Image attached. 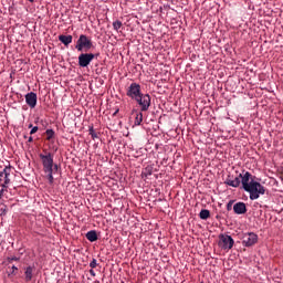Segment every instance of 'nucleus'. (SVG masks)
<instances>
[{
	"mask_svg": "<svg viewBox=\"0 0 283 283\" xmlns=\"http://www.w3.org/2000/svg\"><path fill=\"white\" fill-rule=\"evenodd\" d=\"M8 213V206L2 205L0 208V216H6Z\"/></svg>",
	"mask_w": 283,
	"mask_h": 283,
	"instance_id": "obj_20",
	"label": "nucleus"
},
{
	"mask_svg": "<svg viewBox=\"0 0 283 283\" xmlns=\"http://www.w3.org/2000/svg\"><path fill=\"white\" fill-rule=\"evenodd\" d=\"M90 266H91L92 269H96V266H97V261H96V259H92V261H91V263H90Z\"/></svg>",
	"mask_w": 283,
	"mask_h": 283,
	"instance_id": "obj_24",
	"label": "nucleus"
},
{
	"mask_svg": "<svg viewBox=\"0 0 283 283\" xmlns=\"http://www.w3.org/2000/svg\"><path fill=\"white\" fill-rule=\"evenodd\" d=\"M12 271H19V268H17V265H12Z\"/></svg>",
	"mask_w": 283,
	"mask_h": 283,
	"instance_id": "obj_28",
	"label": "nucleus"
},
{
	"mask_svg": "<svg viewBox=\"0 0 283 283\" xmlns=\"http://www.w3.org/2000/svg\"><path fill=\"white\" fill-rule=\"evenodd\" d=\"M88 134L92 137L93 140H96L98 138V134H96V130L94 129V126L88 127Z\"/></svg>",
	"mask_w": 283,
	"mask_h": 283,
	"instance_id": "obj_17",
	"label": "nucleus"
},
{
	"mask_svg": "<svg viewBox=\"0 0 283 283\" xmlns=\"http://www.w3.org/2000/svg\"><path fill=\"white\" fill-rule=\"evenodd\" d=\"M73 36L72 35H59V41L61 43H63V45H65V48H67L70 45V43H72Z\"/></svg>",
	"mask_w": 283,
	"mask_h": 283,
	"instance_id": "obj_12",
	"label": "nucleus"
},
{
	"mask_svg": "<svg viewBox=\"0 0 283 283\" xmlns=\"http://www.w3.org/2000/svg\"><path fill=\"white\" fill-rule=\"evenodd\" d=\"M233 211L237 216H244L247 213V203L242 201L234 203Z\"/></svg>",
	"mask_w": 283,
	"mask_h": 283,
	"instance_id": "obj_11",
	"label": "nucleus"
},
{
	"mask_svg": "<svg viewBox=\"0 0 283 283\" xmlns=\"http://www.w3.org/2000/svg\"><path fill=\"white\" fill-rule=\"evenodd\" d=\"M224 185L234 187L235 189L241 185V189H244L250 195V200H258L260 196L266 193V188L260 181H255V176H252L247 170H242L234 179H226Z\"/></svg>",
	"mask_w": 283,
	"mask_h": 283,
	"instance_id": "obj_1",
	"label": "nucleus"
},
{
	"mask_svg": "<svg viewBox=\"0 0 283 283\" xmlns=\"http://www.w3.org/2000/svg\"><path fill=\"white\" fill-rule=\"evenodd\" d=\"M86 239L88 242H96V240H98V234L95 230H91L86 233Z\"/></svg>",
	"mask_w": 283,
	"mask_h": 283,
	"instance_id": "obj_13",
	"label": "nucleus"
},
{
	"mask_svg": "<svg viewBox=\"0 0 283 283\" xmlns=\"http://www.w3.org/2000/svg\"><path fill=\"white\" fill-rule=\"evenodd\" d=\"M219 239V247H221L223 251H231V249H233V244H235V241H233V238L231 235L220 234Z\"/></svg>",
	"mask_w": 283,
	"mask_h": 283,
	"instance_id": "obj_5",
	"label": "nucleus"
},
{
	"mask_svg": "<svg viewBox=\"0 0 283 283\" xmlns=\"http://www.w3.org/2000/svg\"><path fill=\"white\" fill-rule=\"evenodd\" d=\"M211 212L208 209H202L199 213L200 220H209Z\"/></svg>",
	"mask_w": 283,
	"mask_h": 283,
	"instance_id": "obj_16",
	"label": "nucleus"
},
{
	"mask_svg": "<svg viewBox=\"0 0 283 283\" xmlns=\"http://www.w3.org/2000/svg\"><path fill=\"white\" fill-rule=\"evenodd\" d=\"M142 94L143 93L140 92V84L138 83H132L126 92V96L133 98V101Z\"/></svg>",
	"mask_w": 283,
	"mask_h": 283,
	"instance_id": "obj_7",
	"label": "nucleus"
},
{
	"mask_svg": "<svg viewBox=\"0 0 283 283\" xmlns=\"http://www.w3.org/2000/svg\"><path fill=\"white\" fill-rule=\"evenodd\" d=\"M258 242V234L249 232L243 234L242 244L243 247H253Z\"/></svg>",
	"mask_w": 283,
	"mask_h": 283,
	"instance_id": "obj_8",
	"label": "nucleus"
},
{
	"mask_svg": "<svg viewBox=\"0 0 283 283\" xmlns=\"http://www.w3.org/2000/svg\"><path fill=\"white\" fill-rule=\"evenodd\" d=\"M233 209V200H230L228 203H227V211H231Z\"/></svg>",
	"mask_w": 283,
	"mask_h": 283,
	"instance_id": "obj_23",
	"label": "nucleus"
},
{
	"mask_svg": "<svg viewBox=\"0 0 283 283\" xmlns=\"http://www.w3.org/2000/svg\"><path fill=\"white\" fill-rule=\"evenodd\" d=\"M96 55L94 53H82L78 55V66L80 67H88L90 63L94 61Z\"/></svg>",
	"mask_w": 283,
	"mask_h": 283,
	"instance_id": "obj_6",
	"label": "nucleus"
},
{
	"mask_svg": "<svg viewBox=\"0 0 283 283\" xmlns=\"http://www.w3.org/2000/svg\"><path fill=\"white\" fill-rule=\"evenodd\" d=\"M134 101L140 106V112H147L151 107V96L149 94H140Z\"/></svg>",
	"mask_w": 283,
	"mask_h": 283,
	"instance_id": "obj_3",
	"label": "nucleus"
},
{
	"mask_svg": "<svg viewBox=\"0 0 283 283\" xmlns=\"http://www.w3.org/2000/svg\"><path fill=\"white\" fill-rule=\"evenodd\" d=\"M10 174H12V166L9 165L4 167L3 182L0 185L2 189H8V185H10Z\"/></svg>",
	"mask_w": 283,
	"mask_h": 283,
	"instance_id": "obj_9",
	"label": "nucleus"
},
{
	"mask_svg": "<svg viewBox=\"0 0 283 283\" xmlns=\"http://www.w3.org/2000/svg\"><path fill=\"white\" fill-rule=\"evenodd\" d=\"M93 45L92 40H90L87 35L81 34L76 42L75 50L83 52V50H92Z\"/></svg>",
	"mask_w": 283,
	"mask_h": 283,
	"instance_id": "obj_4",
	"label": "nucleus"
},
{
	"mask_svg": "<svg viewBox=\"0 0 283 283\" xmlns=\"http://www.w3.org/2000/svg\"><path fill=\"white\" fill-rule=\"evenodd\" d=\"M32 273H34V268L28 266L24 272L25 282H32Z\"/></svg>",
	"mask_w": 283,
	"mask_h": 283,
	"instance_id": "obj_15",
	"label": "nucleus"
},
{
	"mask_svg": "<svg viewBox=\"0 0 283 283\" xmlns=\"http://www.w3.org/2000/svg\"><path fill=\"white\" fill-rule=\"evenodd\" d=\"M39 157L49 185H54V174L59 171V164H54V155L46 151L45 155L40 154Z\"/></svg>",
	"mask_w": 283,
	"mask_h": 283,
	"instance_id": "obj_2",
	"label": "nucleus"
},
{
	"mask_svg": "<svg viewBox=\"0 0 283 283\" xmlns=\"http://www.w3.org/2000/svg\"><path fill=\"white\" fill-rule=\"evenodd\" d=\"M25 103L29 105L31 109H34L36 107V93L30 92L25 95Z\"/></svg>",
	"mask_w": 283,
	"mask_h": 283,
	"instance_id": "obj_10",
	"label": "nucleus"
},
{
	"mask_svg": "<svg viewBox=\"0 0 283 283\" xmlns=\"http://www.w3.org/2000/svg\"><path fill=\"white\" fill-rule=\"evenodd\" d=\"M142 175L145 176V178H147V176H151V168H145Z\"/></svg>",
	"mask_w": 283,
	"mask_h": 283,
	"instance_id": "obj_21",
	"label": "nucleus"
},
{
	"mask_svg": "<svg viewBox=\"0 0 283 283\" xmlns=\"http://www.w3.org/2000/svg\"><path fill=\"white\" fill-rule=\"evenodd\" d=\"M4 191H6V190L2 188V189L0 190V196L3 197Z\"/></svg>",
	"mask_w": 283,
	"mask_h": 283,
	"instance_id": "obj_29",
	"label": "nucleus"
},
{
	"mask_svg": "<svg viewBox=\"0 0 283 283\" xmlns=\"http://www.w3.org/2000/svg\"><path fill=\"white\" fill-rule=\"evenodd\" d=\"M45 134H46V140H52V138H54V129L49 128L46 129Z\"/></svg>",
	"mask_w": 283,
	"mask_h": 283,
	"instance_id": "obj_19",
	"label": "nucleus"
},
{
	"mask_svg": "<svg viewBox=\"0 0 283 283\" xmlns=\"http://www.w3.org/2000/svg\"><path fill=\"white\" fill-rule=\"evenodd\" d=\"M29 128L31 129L30 130V134H36L39 132V126H34L32 127V124L29 125Z\"/></svg>",
	"mask_w": 283,
	"mask_h": 283,
	"instance_id": "obj_22",
	"label": "nucleus"
},
{
	"mask_svg": "<svg viewBox=\"0 0 283 283\" xmlns=\"http://www.w3.org/2000/svg\"><path fill=\"white\" fill-rule=\"evenodd\" d=\"M120 28H123V22L120 20H116L113 22V29L116 30V32H118Z\"/></svg>",
	"mask_w": 283,
	"mask_h": 283,
	"instance_id": "obj_18",
	"label": "nucleus"
},
{
	"mask_svg": "<svg viewBox=\"0 0 283 283\" xmlns=\"http://www.w3.org/2000/svg\"><path fill=\"white\" fill-rule=\"evenodd\" d=\"M202 283V282H201Z\"/></svg>",
	"mask_w": 283,
	"mask_h": 283,
	"instance_id": "obj_32",
	"label": "nucleus"
},
{
	"mask_svg": "<svg viewBox=\"0 0 283 283\" xmlns=\"http://www.w3.org/2000/svg\"><path fill=\"white\" fill-rule=\"evenodd\" d=\"M133 114H135V122L134 125L138 126L143 123V112L133 111Z\"/></svg>",
	"mask_w": 283,
	"mask_h": 283,
	"instance_id": "obj_14",
	"label": "nucleus"
},
{
	"mask_svg": "<svg viewBox=\"0 0 283 283\" xmlns=\"http://www.w3.org/2000/svg\"><path fill=\"white\" fill-rule=\"evenodd\" d=\"M34 138L32 136L29 137L28 143H32Z\"/></svg>",
	"mask_w": 283,
	"mask_h": 283,
	"instance_id": "obj_27",
	"label": "nucleus"
},
{
	"mask_svg": "<svg viewBox=\"0 0 283 283\" xmlns=\"http://www.w3.org/2000/svg\"><path fill=\"white\" fill-rule=\"evenodd\" d=\"M3 197L0 195V200L2 199Z\"/></svg>",
	"mask_w": 283,
	"mask_h": 283,
	"instance_id": "obj_31",
	"label": "nucleus"
},
{
	"mask_svg": "<svg viewBox=\"0 0 283 283\" xmlns=\"http://www.w3.org/2000/svg\"><path fill=\"white\" fill-rule=\"evenodd\" d=\"M30 3H34V0H28Z\"/></svg>",
	"mask_w": 283,
	"mask_h": 283,
	"instance_id": "obj_30",
	"label": "nucleus"
},
{
	"mask_svg": "<svg viewBox=\"0 0 283 283\" xmlns=\"http://www.w3.org/2000/svg\"><path fill=\"white\" fill-rule=\"evenodd\" d=\"M4 176H6V172H4V170H2V171L0 172V180H1L2 178H4Z\"/></svg>",
	"mask_w": 283,
	"mask_h": 283,
	"instance_id": "obj_26",
	"label": "nucleus"
},
{
	"mask_svg": "<svg viewBox=\"0 0 283 283\" xmlns=\"http://www.w3.org/2000/svg\"><path fill=\"white\" fill-rule=\"evenodd\" d=\"M90 275H92V277H96V272L92 268L90 270Z\"/></svg>",
	"mask_w": 283,
	"mask_h": 283,
	"instance_id": "obj_25",
	"label": "nucleus"
}]
</instances>
